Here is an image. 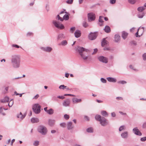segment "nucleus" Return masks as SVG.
Wrapping results in <instances>:
<instances>
[{"instance_id": "6ab92c4d", "label": "nucleus", "mask_w": 146, "mask_h": 146, "mask_svg": "<svg viewBox=\"0 0 146 146\" xmlns=\"http://www.w3.org/2000/svg\"><path fill=\"white\" fill-rule=\"evenodd\" d=\"M108 44V42L106 40L105 38H104L102 39L101 42V45L102 46L104 47L107 45Z\"/></svg>"}, {"instance_id": "a878e982", "label": "nucleus", "mask_w": 146, "mask_h": 146, "mask_svg": "<svg viewBox=\"0 0 146 146\" xmlns=\"http://www.w3.org/2000/svg\"><path fill=\"white\" fill-rule=\"evenodd\" d=\"M128 34V33L125 31H123L122 34V37L124 39H125L127 38Z\"/></svg>"}, {"instance_id": "f704fd0d", "label": "nucleus", "mask_w": 146, "mask_h": 146, "mask_svg": "<svg viewBox=\"0 0 146 146\" xmlns=\"http://www.w3.org/2000/svg\"><path fill=\"white\" fill-rule=\"evenodd\" d=\"M103 17L102 16H100V17L99 19V22L101 23V24H99L100 26L102 25L103 24L102 22L103 21L102 19L103 18Z\"/></svg>"}, {"instance_id": "412c9836", "label": "nucleus", "mask_w": 146, "mask_h": 146, "mask_svg": "<svg viewBox=\"0 0 146 146\" xmlns=\"http://www.w3.org/2000/svg\"><path fill=\"white\" fill-rule=\"evenodd\" d=\"M39 121V119L33 117L31 119V122L33 123H38Z\"/></svg>"}, {"instance_id": "09e8293b", "label": "nucleus", "mask_w": 146, "mask_h": 146, "mask_svg": "<svg viewBox=\"0 0 146 146\" xmlns=\"http://www.w3.org/2000/svg\"><path fill=\"white\" fill-rule=\"evenodd\" d=\"M73 0H67L66 1L67 3L68 4H71L72 3Z\"/></svg>"}, {"instance_id": "338daca9", "label": "nucleus", "mask_w": 146, "mask_h": 146, "mask_svg": "<svg viewBox=\"0 0 146 146\" xmlns=\"http://www.w3.org/2000/svg\"><path fill=\"white\" fill-rule=\"evenodd\" d=\"M119 113L121 114L122 115H127V114H126V113H124L123 112H121V111H119Z\"/></svg>"}, {"instance_id": "0e129e2a", "label": "nucleus", "mask_w": 146, "mask_h": 146, "mask_svg": "<svg viewBox=\"0 0 146 146\" xmlns=\"http://www.w3.org/2000/svg\"><path fill=\"white\" fill-rule=\"evenodd\" d=\"M65 13L66 14H68V13H67L66 11H65V10H64V11H61L60 13V14H62V13Z\"/></svg>"}, {"instance_id": "69168bd1", "label": "nucleus", "mask_w": 146, "mask_h": 146, "mask_svg": "<svg viewBox=\"0 0 146 146\" xmlns=\"http://www.w3.org/2000/svg\"><path fill=\"white\" fill-rule=\"evenodd\" d=\"M116 99L118 100H123V98L121 97H117L116 98Z\"/></svg>"}, {"instance_id": "2eb2a0df", "label": "nucleus", "mask_w": 146, "mask_h": 146, "mask_svg": "<svg viewBox=\"0 0 146 146\" xmlns=\"http://www.w3.org/2000/svg\"><path fill=\"white\" fill-rule=\"evenodd\" d=\"M26 115V114L23 115L21 112H20L19 114L17 115V117L19 119V120L21 121L25 118Z\"/></svg>"}, {"instance_id": "58836bf2", "label": "nucleus", "mask_w": 146, "mask_h": 146, "mask_svg": "<svg viewBox=\"0 0 146 146\" xmlns=\"http://www.w3.org/2000/svg\"><path fill=\"white\" fill-rule=\"evenodd\" d=\"M144 16V13H142L141 14H139L138 15V18H142Z\"/></svg>"}, {"instance_id": "052dcab7", "label": "nucleus", "mask_w": 146, "mask_h": 146, "mask_svg": "<svg viewBox=\"0 0 146 146\" xmlns=\"http://www.w3.org/2000/svg\"><path fill=\"white\" fill-rule=\"evenodd\" d=\"M111 114L112 117H115L116 116V114L114 112H112Z\"/></svg>"}, {"instance_id": "c756f323", "label": "nucleus", "mask_w": 146, "mask_h": 146, "mask_svg": "<svg viewBox=\"0 0 146 146\" xmlns=\"http://www.w3.org/2000/svg\"><path fill=\"white\" fill-rule=\"evenodd\" d=\"M65 38V37L63 34H60L58 35V39L59 40H61L62 38Z\"/></svg>"}, {"instance_id": "f03ea898", "label": "nucleus", "mask_w": 146, "mask_h": 146, "mask_svg": "<svg viewBox=\"0 0 146 146\" xmlns=\"http://www.w3.org/2000/svg\"><path fill=\"white\" fill-rule=\"evenodd\" d=\"M77 49L80 56L84 60H85L87 59L88 56L85 55L86 53L85 51L88 52V49L80 46H78L77 48Z\"/></svg>"}, {"instance_id": "774afa93", "label": "nucleus", "mask_w": 146, "mask_h": 146, "mask_svg": "<svg viewBox=\"0 0 146 146\" xmlns=\"http://www.w3.org/2000/svg\"><path fill=\"white\" fill-rule=\"evenodd\" d=\"M143 128H146V122L144 123L143 125Z\"/></svg>"}, {"instance_id": "13d9d810", "label": "nucleus", "mask_w": 146, "mask_h": 146, "mask_svg": "<svg viewBox=\"0 0 146 146\" xmlns=\"http://www.w3.org/2000/svg\"><path fill=\"white\" fill-rule=\"evenodd\" d=\"M116 2V0H110V3L111 4H113L115 3Z\"/></svg>"}, {"instance_id": "864d4df0", "label": "nucleus", "mask_w": 146, "mask_h": 146, "mask_svg": "<svg viewBox=\"0 0 146 146\" xmlns=\"http://www.w3.org/2000/svg\"><path fill=\"white\" fill-rule=\"evenodd\" d=\"M39 96V95L38 94L36 95L33 98V99H36Z\"/></svg>"}, {"instance_id": "c03bdc74", "label": "nucleus", "mask_w": 146, "mask_h": 146, "mask_svg": "<svg viewBox=\"0 0 146 146\" xmlns=\"http://www.w3.org/2000/svg\"><path fill=\"white\" fill-rule=\"evenodd\" d=\"M57 18H58V20H60V21H63V19L62 18L60 17L59 15H57L56 17V19H57Z\"/></svg>"}, {"instance_id": "ddd939ff", "label": "nucleus", "mask_w": 146, "mask_h": 146, "mask_svg": "<svg viewBox=\"0 0 146 146\" xmlns=\"http://www.w3.org/2000/svg\"><path fill=\"white\" fill-rule=\"evenodd\" d=\"M55 120L54 119H49L48 121V125L50 126H53L55 123Z\"/></svg>"}, {"instance_id": "c9c22d12", "label": "nucleus", "mask_w": 146, "mask_h": 146, "mask_svg": "<svg viewBox=\"0 0 146 146\" xmlns=\"http://www.w3.org/2000/svg\"><path fill=\"white\" fill-rule=\"evenodd\" d=\"M86 131L88 133H92L93 131V129L92 128L90 127L86 129Z\"/></svg>"}, {"instance_id": "e433bc0d", "label": "nucleus", "mask_w": 146, "mask_h": 146, "mask_svg": "<svg viewBox=\"0 0 146 146\" xmlns=\"http://www.w3.org/2000/svg\"><path fill=\"white\" fill-rule=\"evenodd\" d=\"M69 16L68 15H64L63 17V20L64 19L65 20H67L69 19Z\"/></svg>"}, {"instance_id": "5fc2aeb1", "label": "nucleus", "mask_w": 146, "mask_h": 146, "mask_svg": "<svg viewBox=\"0 0 146 146\" xmlns=\"http://www.w3.org/2000/svg\"><path fill=\"white\" fill-rule=\"evenodd\" d=\"M140 140L142 141H145L146 140V137L141 138Z\"/></svg>"}, {"instance_id": "393cba45", "label": "nucleus", "mask_w": 146, "mask_h": 146, "mask_svg": "<svg viewBox=\"0 0 146 146\" xmlns=\"http://www.w3.org/2000/svg\"><path fill=\"white\" fill-rule=\"evenodd\" d=\"M104 29L105 32L107 33H109L111 31L110 27L108 26H106Z\"/></svg>"}, {"instance_id": "49530a36", "label": "nucleus", "mask_w": 146, "mask_h": 146, "mask_svg": "<svg viewBox=\"0 0 146 146\" xmlns=\"http://www.w3.org/2000/svg\"><path fill=\"white\" fill-rule=\"evenodd\" d=\"M66 124L65 123H61L60 124V125L61 127H65L66 126Z\"/></svg>"}, {"instance_id": "680f3d73", "label": "nucleus", "mask_w": 146, "mask_h": 146, "mask_svg": "<svg viewBox=\"0 0 146 146\" xmlns=\"http://www.w3.org/2000/svg\"><path fill=\"white\" fill-rule=\"evenodd\" d=\"M98 49L97 48H95L94 49V51L92 53V54H95L97 51Z\"/></svg>"}, {"instance_id": "f3484780", "label": "nucleus", "mask_w": 146, "mask_h": 146, "mask_svg": "<svg viewBox=\"0 0 146 146\" xmlns=\"http://www.w3.org/2000/svg\"><path fill=\"white\" fill-rule=\"evenodd\" d=\"M106 79L108 81L110 82L114 83L116 82L117 81V80L115 78L111 77H108Z\"/></svg>"}, {"instance_id": "6e6d98bb", "label": "nucleus", "mask_w": 146, "mask_h": 146, "mask_svg": "<svg viewBox=\"0 0 146 146\" xmlns=\"http://www.w3.org/2000/svg\"><path fill=\"white\" fill-rule=\"evenodd\" d=\"M143 60H146V53H145L144 54L143 56Z\"/></svg>"}, {"instance_id": "a19ab883", "label": "nucleus", "mask_w": 146, "mask_h": 146, "mask_svg": "<svg viewBox=\"0 0 146 146\" xmlns=\"http://www.w3.org/2000/svg\"><path fill=\"white\" fill-rule=\"evenodd\" d=\"M39 141H34L33 143V145L35 146H37L39 145Z\"/></svg>"}, {"instance_id": "c85d7f7f", "label": "nucleus", "mask_w": 146, "mask_h": 146, "mask_svg": "<svg viewBox=\"0 0 146 146\" xmlns=\"http://www.w3.org/2000/svg\"><path fill=\"white\" fill-rule=\"evenodd\" d=\"M101 114L105 117L108 116V113L105 111H101Z\"/></svg>"}, {"instance_id": "aec40b11", "label": "nucleus", "mask_w": 146, "mask_h": 146, "mask_svg": "<svg viewBox=\"0 0 146 146\" xmlns=\"http://www.w3.org/2000/svg\"><path fill=\"white\" fill-rule=\"evenodd\" d=\"M75 36L76 38H78L80 37L81 35L80 31L79 30L76 31L74 33Z\"/></svg>"}, {"instance_id": "8fccbe9b", "label": "nucleus", "mask_w": 146, "mask_h": 146, "mask_svg": "<svg viewBox=\"0 0 146 146\" xmlns=\"http://www.w3.org/2000/svg\"><path fill=\"white\" fill-rule=\"evenodd\" d=\"M129 3L131 4H134L135 2V0H128Z\"/></svg>"}, {"instance_id": "603ef678", "label": "nucleus", "mask_w": 146, "mask_h": 146, "mask_svg": "<svg viewBox=\"0 0 146 146\" xmlns=\"http://www.w3.org/2000/svg\"><path fill=\"white\" fill-rule=\"evenodd\" d=\"M12 46L13 47H15V48H19L20 47L21 48V47H20L19 46H18L17 45H16V44H13L12 45Z\"/></svg>"}, {"instance_id": "dca6fc26", "label": "nucleus", "mask_w": 146, "mask_h": 146, "mask_svg": "<svg viewBox=\"0 0 146 146\" xmlns=\"http://www.w3.org/2000/svg\"><path fill=\"white\" fill-rule=\"evenodd\" d=\"M82 100L80 99H78L76 98H73L72 99V102L74 104L80 102Z\"/></svg>"}, {"instance_id": "473e14b6", "label": "nucleus", "mask_w": 146, "mask_h": 146, "mask_svg": "<svg viewBox=\"0 0 146 146\" xmlns=\"http://www.w3.org/2000/svg\"><path fill=\"white\" fill-rule=\"evenodd\" d=\"M3 109L5 110H7V109H5L4 108H3L2 107L0 108V113H1L3 115H5V113L3 112Z\"/></svg>"}, {"instance_id": "b1692460", "label": "nucleus", "mask_w": 146, "mask_h": 146, "mask_svg": "<svg viewBox=\"0 0 146 146\" xmlns=\"http://www.w3.org/2000/svg\"><path fill=\"white\" fill-rule=\"evenodd\" d=\"M68 44L66 40H64L62 41L61 43L58 44V45H62V46H65L66 45Z\"/></svg>"}, {"instance_id": "ea45409f", "label": "nucleus", "mask_w": 146, "mask_h": 146, "mask_svg": "<svg viewBox=\"0 0 146 146\" xmlns=\"http://www.w3.org/2000/svg\"><path fill=\"white\" fill-rule=\"evenodd\" d=\"M83 26L85 28L87 27L88 26V23L85 21H84L82 23Z\"/></svg>"}, {"instance_id": "3c124183", "label": "nucleus", "mask_w": 146, "mask_h": 146, "mask_svg": "<svg viewBox=\"0 0 146 146\" xmlns=\"http://www.w3.org/2000/svg\"><path fill=\"white\" fill-rule=\"evenodd\" d=\"M64 117L65 119H68L69 118V116L68 115L66 114L64 115Z\"/></svg>"}, {"instance_id": "a18cd8bd", "label": "nucleus", "mask_w": 146, "mask_h": 146, "mask_svg": "<svg viewBox=\"0 0 146 146\" xmlns=\"http://www.w3.org/2000/svg\"><path fill=\"white\" fill-rule=\"evenodd\" d=\"M101 82L103 83H105L107 82L106 80L103 78H102L100 79Z\"/></svg>"}, {"instance_id": "6e6552de", "label": "nucleus", "mask_w": 146, "mask_h": 146, "mask_svg": "<svg viewBox=\"0 0 146 146\" xmlns=\"http://www.w3.org/2000/svg\"><path fill=\"white\" fill-rule=\"evenodd\" d=\"M98 59L99 61L104 63H107L108 62V58L103 56L98 57Z\"/></svg>"}, {"instance_id": "4468645a", "label": "nucleus", "mask_w": 146, "mask_h": 146, "mask_svg": "<svg viewBox=\"0 0 146 146\" xmlns=\"http://www.w3.org/2000/svg\"><path fill=\"white\" fill-rule=\"evenodd\" d=\"M121 137L123 139H127L128 137V133L127 131H125L121 134Z\"/></svg>"}, {"instance_id": "a211bd4d", "label": "nucleus", "mask_w": 146, "mask_h": 146, "mask_svg": "<svg viewBox=\"0 0 146 146\" xmlns=\"http://www.w3.org/2000/svg\"><path fill=\"white\" fill-rule=\"evenodd\" d=\"M74 126L72 125V122H69L67 124V128L68 129H72L74 128Z\"/></svg>"}, {"instance_id": "f257e3e1", "label": "nucleus", "mask_w": 146, "mask_h": 146, "mask_svg": "<svg viewBox=\"0 0 146 146\" xmlns=\"http://www.w3.org/2000/svg\"><path fill=\"white\" fill-rule=\"evenodd\" d=\"M13 67L15 68H19L20 66V58L18 55L13 56L11 59Z\"/></svg>"}, {"instance_id": "5701e85b", "label": "nucleus", "mask_w": 146, "mask_h": 146, "mask_svg": "<svg viewBox=\"0 0 146 146\" xmlns=\"http://www.w3.org/2000/svg\"><path fill=\"white\" fill-rule=\"evenodd\" d=\"M9 100V97L6 96L4 98L1 99V102L3 103L8 102Z\"/></svg>"}, {"instance_id": "37998d69", "label": "nucleus", "mask_w": 146, "mask_h": 146, "mask_svg": "<svg viewBox=\"0 0 146 146\" xmlns=\"http://www.w3.org/2000/svg\"><path fill=\"white\" fill-rule=\"evenodd\" d=\"M141 29H143V30H144V28L143 27H142V28H141ZM141 29V28L140 27H139L138 29V30H137V31L136 32V33H135V35L136 36V37H137L138 36V31H139V29Z\"/></svg>"}, {"instance_id": "9d476101", "label": "nucleus", "mask_w": 146, "mask_h": 146, "mask_svg": "<svg viewBox=\"0 0 146 146\" xmlns=\"http://www.w3.org/2000/svg\"><path fill=\"white\" fill-rule=\"evenodd\" d=\"M40 49L44 51L48 52H50L52 50V48L49 46L41 47Z\"/></svg>"}, {"instance_id": "2f4dec72", "label": "nucleus", "mask_w": 146, "mask_h": 146, "mask_svg": "<svg viewBox=\"0 0 146 146\" xmlns=\"http://www.w3.org/2000/svg\"><path fill=\"white\" fill-rule=\"evenodd\" d=\"M47 113L49 114L52 115L54 113V110L52 109H50L48 110Z\"/></svg>"}, {"instance_id": "cd10ccee", "label": "nucleus", "mask_w": 146, "mask_h": 146, "mask_svg": "<svg viewBox=\"0 0 146 146\" xmlns=\"http://www.w3.org/2000/svg\"><path fill=\"white\" fill-rule=\"evenodd\" d=\"M145 9V7L144 6H141L138 7L137 8V10L139 12H142L143 10Z\"/></svg>"}, {"instance_id": "7ed1b4c3", "label": "nucleus", "mask_w": 146, "mask_h": 146, "mask_svg": "<svg viewBox=\"0 0 146 146\" xmlns=\"http://www.w3.org/2000/svg\"><path fill=\"white\" fill-rule=\"evenodd\" d=\"M38 131L42 135H45L47 134V130L46 128L43 126L40 125L38 127Z\"/></svg>"}, {"instance_id": "bb28decb", "label": "nucleus", "mask_w": 146, "mask_h": 146, "mask_svg": "<svg viewBox=\"0 0 146 146\" xmlns=\"http://www.w3.org/2000/svg\"><path fill=\"white\" fill-rule=\"evenodd\" d=\"M102 118V117L100 115H97L95 116V119L99 121H100Z\"/></svg>"}, {"instance_id": "39448f33", "label": "nucleus", "mask_w": 146, "mask_h": 146, "mask_svg": "<svg viewBox=\"0 0 146 146\" xmlns=\"http://www.w3.org/2000/svg\"><path fill=\"white\" fill-rule=\"evenodd\" d=\"M52 23L54 26L57 28L60 29H63L64 28V26L59 22L56 21L54 20L53 21Z\"/></svg>"}, {"instance_id": "72a5a7b5", "label": "nucleus", "mask_w": 146, "mask_h": 146, "mask_svg": "<svg viewBox=\"0 0 146 146\" xmlns=\"http://www.w3.org/2000/svg\"><path fill=\"white\" fill-rule=\"evenodd\" d=\"M14 103L13 101L11 100L9 102L8 104V106L9 107H11L13 105Z\"/></svg>"}, {"instance_id": "20e7f679", "label": "nucleus", "mask_w": 146, "mask_h": 146, "mask_svg": "<svg viewBox=\"0 0 146 146\" xmlns=\"http://www.w3.org/2000/svg\"><path fill=\"white\" fill-rule=\"evenodd\" d=\"M40 106L38 104H35L33 105V109L34 112L36 114H38L40 111Z\"/></svg>"}, {"instance_id": "79ce46f5", "label": "nucleus", "mask_w": 146, "mask_h": 146, "mask_svg": "<svg viewBox=\"0 0 146 146\" xmlns=\"http://www.w3.org/2000/svg\"><path fill=\"white\" fill-rule=\"evenodd\" d=\"M67 87L66 86H65L64 85H62L59 86V88L60 89H64V88H66Z\"/></svg>"}, {"instance_id": "7c9ffc66", "label": "nucleus", "mask_w": 146, "mask_h": 146, "mask_svg": "<svg viewBox=\"0 0 146 146\" xmlns=\"http://www.w3.org/2000/svg\"><path fill=\"white\" fill-rule=\"evenodd\" d=\"M126 127L125 125L121 126L119 128V131H121L123 130H124L126 129Z\"/></svg>"}, {"instance_id": "de8ad7c7", "label": "nucleus", "mask_w": 146, "mask_h": 146, "mask_svg": "<svg viewBox=\"0 0 146 146\" xmlns=\"http://www.w3.org/2000/svg\"><path fill=\"white\" fill-rule=\"evenodd\" d=\"M75 27H71L70 28V32H71L72 33H73V32H74V31H75Z\"/></svg>"}, {"instance_id": "4d7b16f0", "label": "nucleus", "mask_w": 146, "mask_h": 146, "mask_svg": "<svg viewBox=\"0 0 146 146\" xmlns=\"http://www.w3.org/2000/svg\"><path fill=\"white\" fill-rule=\"evenodd\" d=\"M131 43L135 46L137 44L136 42L135 41H131Z\"/></svg>"}, {"instance_id": "bf43d9fd", "label": "nucleus", "mask_w": 146, "mask_h": 146, "mask_svg": "<svg viewBox=\"0 0 146 146\" xmlns=\"http://www.w3.org/2000/svg\"><path fill=\"white\" fill-rule=\"evenodd\" d=\"M64 96H75L73 94H65L64 95Z\"/></svg>"}, {"instance_id": "4be33fe9", "label": "nucleus", "mask_w": 146, "mask_h": 146, "mask_svg": "<svg viewBox=\"0 0 146 146\" xmlns=\"http://www.w3.org/2000/svg\"><path fill=\"white\" fill-rule=\"evenodd\" d=\"M120 37L118 35L116 34L115 36V41L117 42H118L120 40Z\"/></svg>"}, {"instance_id": "f8f14e48", "label": "nucleus", "mask_w": 146, "mask_h": 146, "mask_svg": "<svg viewBox=\"0 0 146 146\" xmlns=\"http://www.w3.org/2000/svg\"><path fill=\"white\" fill-rule=\"evenodd\" d=\"M70 104V100L69 99H67L65 100L62 103L63 106L65 107H67L69 106Z\"/></svg>"}, {"instance_id": "9b49d317", "label": "nucleus", "mask_w": 146, "mask_h": 146, "mask_svg": "<svg viewBox=\"0 0 146 146\" xmlns=\"http://www.w3.org/2000/svg\"><path fill=\"white\" fill-rule=\"evenodd\" d=\"M133 133L139 136H141L142 135L141 133L137 127L134 128L133 129Z\"/></svg>"}, {"instance_id": "e2e57ef3", "label": "nucleus", "mask_w": 146, "mask_h": 146, "mask_svg": "<svg viewBox=\"0 0 146 146\" xmlns=\"http://www.w3.org/2000/svg\"><path fill=\"white\" fill-rule=\"evenodd\" d=\"M57 98L62 99H64L65 98V97L64 96H58L57 97Z\"/></svg>"}, {"instance_id": "4c0bfd02", "label": "nucleus", "mask_w": 146, "mask_h": 146, "mask_svg": "<svg viewBox=\"0 0 146 146\" xmlns=\"http://www.w3.org/2000/svg\"><path fill=\"white\" fill-rule=\"evenodd\" d=\"M117 83L118 84H125L127 83V82L124 80L119 81Z\"/></svg>"}, {"instance_id": "0eeeda50", "label": "nucleus", "mask_w": 146, "mask_h": 146, "mask_svg": "<svg viewBox=\"0 0 146 146\" xmlns=\"http://www.w3.org/2000/svg\"><path fill=\"white\" fill-rule=\"evenodd\" d=\"M100 123L102 126H105L108 124L107 120L105 117H102V119L100 121Z\"/></svg>"}, {"instance_id": "1a4fd4ad", "label": "nucleus", "mask_w": 146, "mask_h": 146, "mask_svg": "<svg viewBox=\"0 0 146 146\" xmlns=\"http://www.w3.org/2000/svg\"><path fill=\"white\" fill-rule=\"evenodd\" d=\"M97 36V34L96 33H91L89 35L88 38L90 40H94L96 38Z\"/></svg>"}, {"instance_id": "423d86ee", "label": "nucleus", "mask_w": 146, "mask_h": 146, "mask_svg": "<svg viewBox=\"0 0 146 146\" xmlns=\"http://www.w3.org/2000/svg\"><path fill=\"white\" fill-rule=\"evenodd\" d=\"M88 17L89 21H94L96 18L95 15L93 13H88Z\"/></svg>"}]
</instances>
